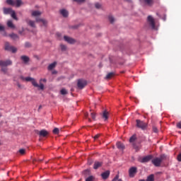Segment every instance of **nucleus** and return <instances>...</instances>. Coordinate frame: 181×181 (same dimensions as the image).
Returning a JSON list of instances; mask_svg holds the SVG:
<instances>
[{
    "mask_svg": "<svg viewBox=\"0 0 181 181\" xmlns=\"http://www.w3.org/2000/svg\"><path fill=\"white\" fill-rule=\"evenodd\" d=\"M9 37H11V39H13V40H16V39H19V36L15 33H11L9 35Z\"/></svg>",
    "mask_w": 181,
    "mask_h": 181,
    "instance_id": "nucleus-27",
    "label": "nucleus"
},
{
    "mask_svg": "<svg viewBox=\"0 0 181 181\" xmlns=\"http://www.w3.org/2000/svg\"><path fill=\"white\" fill-rule=\"evenodd\" d=\"M0 145H1V143H0Z\"/></svg>",
    "mask_w": 181,
    "mask_h": 181,
    "instance_id": "nucleus-57",
    "label": "nucleus"
},
{
    "mask_svg": "<svg viewBox=\"0 0 181 181\" xmlns=\"http://www.w3.org/2000/svg\"><path fill=\"white\" fill-rule=\"evenodd\" d=\"M4 15H11V13L13 11L11 8H3Z\"/></svg>",
    "mask_w": 181,
    "mask_h": 181,
    "instance_id": "nucleus-14",
    "label": "nucleus"
},
{
    "mask_svg": "<svg viewBox=\"0 0 181 181\" xmlns=\"http://www.w3.org/2000/svg\"><path fill=\"white\" fill-rule=\"evenodd\" d=\"M20 78L23 80V81H30L34 86H37V82H36V80L32 77H23L21 76Z\"/></svg>",
    "mask_w": 181,
    "mask_h": 181,
    "instance_id": "nucleus-4",
    "label": "nucleus"
},
{
    "mask_svg": "<svg viewBox=\"0 0 181 181\" xmlns=\"http://www.w3.org/2000/svg\"><path fill=\"white\" fill-rule=\"evenodd\" d=\"M16 85L18 87V88H23L22 85L19 82H17Z\"/></svg>",
    "mask_w": 181,
    "mask_h": 181,
    "instance_id": "nucleus-46",
    "label": "nucleus"
},
{
    "mask_svg": "<svg viewBox=\"0 0 181 181\" xmlns=\"http://www.w3.org/2000/svg\"><path fill=\"white\" fill-rule=\"evenodd\" d=\"M4 49L8 52H12V53H16V52L18 51V49L16 47H14L13 46H11V45H9V42H5Z\"/></svg>",
    "mask_w": 181,
    "mask_h": 181,
    "instance_id": "nucleus-3",
    "label": "nucleus"
},
{
    "mask_svg": "<svg viewBox=\"0 0 181 181\" xmlns=\"http://www.w3.org/2000/svg\"><path fill=\"white\" fill-rule=\"evenodd\" d=\"M78 88H80V90H83L86 86H87V81L84 79H79L77 83Z\"/></svg>",
    "mask_w": 181,
    "mask_h": 181,
    "instance_id": "nucleus-5",
    "label": "nucleus"
},
{
    "mask_svg": "<svg viewBox=\"0 0 181 181\" xmlns=\"http://www.w3.org/2000/svg\"><path fill=\"white\" fill-rule=\"evenodd\" d=\"M42 81H43V83H46V81H47L46 80V78H42L40 80V83H42Z\"/></svg>",
    "mask_w": 181,
    "mask_h": 181,
    "instance_id": "nucleus-50",
    "label": "nucleus"
},
{
    "mask_svg": "<svg viewBox=\"0 0 181 181\" xmlns=\"http://www.w3.org/2000/svg\"><path fill=\"white\" fill-rule=\"evenodd\" d=\"M42 15V12L39 11H34L32 12V16H40Z\"/></svg>",
    "mask_w": 181,
    "mask_h": 181,
    "instance_id": "nucleus-22",
    "label": "nucleus"
},
{
    "mask_svg": "<svg viewBox=\"0 0 181 181\" xmlns=\"http://www.w3.org/2000/svg\"><path fill=\"white\" fill-rule=\"evenodd\" d=\"M147 21L149 25L151 26L152 29H155V20L152 16H148L147 18Z\"/></svg>",
    "mask_w": 181,
    "mask_h": 181,
    "instance_id": "nucleus-9",
    "label": "nucleus"
},
{
    "mask_svg": "<svg viewBox=\"0 0 181 181\" xmlns=\"http://www.w3.org/2000/svg\"><path fill=\"white\" fill-rule=\"evenodd\" d=\"M84 115L86 118H88V112H85Z\"/></svg>",
    "mask_w": 181,
    "mask_h": 181,
    "instance_id": "nucleus-51",
    "label": "nucleus"
},
{
    "mask_svg": "<svg viewBox=\"0 0 181 181\" xmlns=\"http://www.w3.org/2000/svg\"><path fill=\"white\" fill-rule=\"evenodd\" d=\"M56 64H57V63L56 62L50 64L48 66V70H53V69H54V67H56Z\"/></svg>",
    "mask_w": 181,
    "mask_h": 181,
    "instance_id": "nucleus-24",
    "label": "nucleus"
},
{
    "mask_svg": "<svg viewBox=\"0 0 181 181\" xmlns=\"http://www.w3.org/2000/svg\"><path fill=\"white\" fill-rule=\"evenodd\" d=\"M100 134H96L95 136H94V140L96 141V139H98L100 138Z\"/></svg>",
    "mask_w": 181,
    "mask_h": 181,
    "instance_id": "nucleus-44",
    "label": "nucleus"
},
{
    "mask_svg": "<svg viewBox=\"0 0 181 181\" xmlns=\"http://www.w3.org/2000/svg\"><path fill=\"white\" fill-rule=\"evenodd\" d=\"M90 117H91L93 119H95V113L91 112V113H90Z\"/></svg>",
    "mask_w": 181,
    "mask_h": 181,
    "instance_id": "nucleus-43",
    "label": "nucleus"
},
{
    "mask_svg": "<svg viewBox=\"0 0 181 181\" xmlns=\"http://www.w3.org/2000/svg\"><path fill=\"white\" fill-rule=\"evenodd\" d=\"M117 147L118 148V149H125V146H124V144L119 141L117 143Z\"/></svg>",
    "mask_w": 181,
    "mask_h": 181,
    "instance_id": "nucleus-21",
    "label": "nucleus"
},
{
    "mask_svg": "<svg viewBox=\"0 0 181 181\" xmlns=\"http://www.w3.org/2000/svg\"><path fill=\"white\" fill-rule=\"evenodd\" d=\"M138 172V168L136 167H132L129 170V177H135V175H136Z\"/></svg>",
    "mask_w": 181,
    "mask_h": 181,
    "instance_id": "nucleus-7",
    "label": "nucleus"
},
{
    "mask_svg": "<svg viewBox=\"0 0 181 181\" xmlns=\"http://www.w3.org/2000/svg\"><path fill=\"white\" fill-rule=\"evenodd\" d=\"M1 71L4 73V74H6L8 73V69L6 66H1Z\"/></svg>",
    "mask_w": 181,
    "mask_h": 181,
    "instance_id": "nucleus-34",
    "label": "nucleus"
},
{
    "mask_svg": "<svg viewBox=\"0 0 181 181\" xmlns=\"http://www.w3.org/2000/svg\"><path fill=\"white\" fill-rule=\"evenodd\" d=\"M6 3L7 5H11V6H15V1H13V0H6Z\"/></svg>",
    "mask_w": 181,
    "mask_h": 181,
    "instance_id": "nucleus-26",
    "label": "nucleus"
},
{
    "mask_svg": "<svg viewBox=\"0 0 181 181\" xmlns=\"http://www.w3.org/2000/svg\"><path fill=\"white\" fill-rule=\"evenodd\" d=\"M114 76H115V74L114 72H110L107 74L105 78H106V80H110V78H112V77H114Z\"/></svg>",
    "mask_w": 181,
    "mask_h": 181,
    "instance_id": "nucleus-20",
    "label": "nucleus"
},
{
    "mask_svg": "<svg viewBox=\"0 0 181 181\" xmlns=\"http://www.w3.org/2000/svg\"><path fill=\"white\" fill-rule=\"evenodd\" d=\"M146 181H155V175H153V174L150 175L147 177Z\"/></svg>",
    "mask_w": 181,
    "mask_h": 181,
    "instance_id": "nucleus-30",
    "label": "nucleus"
},
{
    "mask_svg": "<svg viewBox=\"0 0 181 181\" xmlns=\"http://www.w3.org/2000/svg\"><path fill=\"white\" fill-rule=\"evenodd\" d=\"M10 15L11 18H13V19H15V21H18V17H16V13L15 12V11L13 10Z\"/></svg>",
    "mask_w": 181,
    "mask_h": 181,
    "instance_id": "nucleus-28",
    "label": "nucleus"
},
{
    "mask_svg": "<svg viewBox=\"0 0 181 181\" xmlns=\"http://www.w3.org/2000/svg\"><path fill=\"white\" fill-rule=\"evenodd\" d=\"M18 152L21 155H25V153H26V150H25V148H21Z\"/></svg>",
    "mask_w": 181,
    "mask_h": 181,
    "instance_id": "nucleus-35",
    "label": "nucleus"
},
{
    "mask_svg": "<svg viewBox=\"0 0 181 181\" xmlns=\"http://www.w3.org/2000/svg\"><path fill=\"white\" fill-rule=\"evenodd\" d=\"M146 5H148V6H152L153 5V0H142Z\"/></svg>",
    "mask_w": 181,
    "mask_h": 181,
    "instance_id": "nucleus-18",
    "label": "nucleus"
},
{
    "mask_svg": "<svg viewBox=\"0 0 181 181\" xmlns=\"http://www.w3.org/2000/svg\"><path fill=\"white\" fill-rule=\"evenodd\" d=\"M108 19L110 23H114L115 22V18L112 16H109Z\"/></svg>",
    "mask_w": 181,
    "mask_h": 181,
    "instance_id": "nucleus-32",
    "label": "nucleus"
},
{
    "mask_svg": "<svg viewBox=\"0 0 181 181\" xmlns=\"http://www.w3.org/2000/svg\"><path fill=\"white\" fill-rule=\"evenodd\" d=\"M88 121H91V119H88Z\"/></svg>",
    "mask_w": 181,
    "mask_h": 181,
    "instance_id": "nucleus-56",
    "label": "nucleus"
},
{
    "mask_svg": "<svg viewBox=\"0 0 181 181\" xmlns=\"http://www.w3.org/2000/svg\"><path fill=\"white\" fill-rule=\"evenodd\" d=\"M101 177L104 180L110 177V170H107L101 174Z\"/></svg>",
    "mask_w": 181,
    "mask_h": 181,
    "instance_id": "nucleus-13",
    "label": "nucleus"
},
{
    "mask_svg": "<svg viewBox=\"0 0 181 181\" xmlns=\"http://www.w3.org/2000/svg\"><path fill=\"white\" fill-rule=\"evenodd\" d=\"M136 127H137V128H140V129H142L143 131H144V129H146V127H148V124L144 121L136 119Z\"/></svg>",
    "mask_w": 181,
    "mask_h": 181,
    "instance_id": "nucleus-2",
    "label": "nucleus"
},
{
    "mask_svg": "<svg viewBox=\"0 0 181 181\" xmlns=\"http://www.w3.org/2000/svg\"><path fill=\"white\" fill-rule=\"evenodd\" d=\"M14 6H16L17 8H19V6H21V5H23V3L22 2V0H16L14 1Z\"/></svg>",
    "mask_w": 181,
    "mask_h": 181,
    "instance_id": "nucleus-19",
    "label": "nucleus"
},
{
    "mask_svg": "<svg viewBox=\"0 0 181 181\" xmlns=\"http://www.w3.org/2000/svg\"><path fill=\"white\" fill-rule=\"evenodd\" d=\"M1 117H2V115L0 114V118H1Z\"/></svg>",
    "mask_w": 181,
    "mask_h": 181,
    "instance_id": "nucleus-55",
    "label": "nucleus"
},
{
    "mask_svg": "<svg viewBox=\"0 0 181 181\" xmlns=\"http://www.w3.org/2000/svg\"><path fill=\"white\" fill-rule=\"evenodd\" d=\"M165 155H161L160 158H156L152 160V163L154 165V166H156L157 168L160 166V164L162 163L163 159H165Z\"/></svg>",
    "mask_w": 181,
    "mask_h": 181,
    "instance_id": "nucleus-1",
    "label": "nucleus"
},
{
    "mask_svg": "<svg viewBox=\"0 0 181 181\" xmlns=\"http://www.w3.org/2000/svg\"><path fill=\"white\" fill-rule=\"evenodd\" d=\"M133 146H134V149H138V146L136 145H135V144H133Z\"/></svg>",
    "mask_w": 181,
    "mask_h": 181,
    "instance_id": "nucleus-52",
    "label": "nucleus"
},
{
    "mask_svg": "<svg viewBox=\"0 0 181 181\" xmlns=\"http://www.w3.org/2000/svg\"><path fill=\"white\" fill-rule=\"evenodd\" d=\"M36 22H42V23H43L44 25H46V23H47V21H46V20L39 18H36Z\"/></svg>",
    "mask_w": 181,
    "mask_h": 181,
    "instance_id": "nucleus-29",
    "label": "nucleus"
},
{
    "mask_svg": "<svg viewBox=\"0 0 181 181\" xmlns=\"http://www.w3.org/2000/svg\"><path fill=\"white\" fill-rule=\"evenodd\" d=\"M178 162H181V153H180L177 157Z\"/></svg>",
    "mask_w": 181,
    "mask_h": 181,
    "instance_id": "nucleus-42",
    "label": "nucleus"
},
{
    "mask_svg": "<svg viewBox=\"0 0 181 181\" xmlns=\"http://www.w3.org/2000/svg\"><path fill=\"white\" fill-rule=\"evenodd\" d=\"M153 158V156L148 155L140 159L139 162H141V163H146L149 162V160H151Z\"/></svg>",
    "mask_w": 181,
    "mask_h": 181,
    "instance_id": "nucleus-8",
    "label": "nucleus"
},
{
    "mask_svg": "<svg viewBox=\"0 0 181 181\" xmlns=\"http://www.w3.org/2000/svg\"><path fill=\"white\" fill-rule=\"evenodd\" d=\"M8 66H12V61L7 59L6 61L0 60V67H8Z\"/></svg>",
    "mask_w": 181,
    "mask_h": 181,
    "instance_id": "nucleus-6",
    "label": "nucleus"
},
{
    "mask_svg": "<svg viewBox=\"0 0 181 181\" xmlns=\"http://www.w3.org/2000/svg\"><path fill=\"white\" fill-rule=\"evenodd\" d=\"M64 39L65 42H67V43H70V45H74V43H76L75 39H73L67 35H65L64 37Z\"/></svg>",
    "mask_w": 181,
    "mask_h": 181,
    "instance_id": "nucleus-10",
    "label": "nucleus"
},
{
    "mask_svg": "<svg viewBox=\"0 0 181 181\" xmlns=\"http://www.w3.org/2000/svg\"><path fill=\"white\" fill-rule=\"evenodd\" d=\"M177 127L180 129H181V122H178V123L177 124Z\"/></svg>",
    "mask_w": 181,
    "mask_h": 181,
    "instance_id": "nucleus-49",
    "label": "nucleus"
},
{
    "mask_svg": "<svg viewBox=\"0 0 181 181\" xmlns=\"http://www.w3.org/2000/svg\"><path fill=\"white\" fill-rule=\"evenodd\" d=\"M2 30H5V27L0 25V32H1Z\"/></svg>",
    "mask_w": 181,
    "mask_h": 181,
    "instance_id": "nucleus-48",
    "label": "nucleus"
},
{
    "mask_svg": "<svg viewBox=\"0 0 181 181\" xmlns=\"http://www.w3.org/2000/svg\"><path fill=\"white\" fill-rule=\"evenodd\" d=\"M95 8H96V9H100L101 4H100V3H95Z\"/></svg>",
    "mask_w": 181,
    "mask_h": 181,
    "instance_id": "nucleus-39",
    "label": "nucleus"
},
{
    "mask_svg": "<svg viewBox=\"0 0 181 181\" xmlns=\"http://www.w3.org/2000/svg\"><path fill=\"white\" fill-rule=\"evenodd\" d=\"M153 132H154L155 134H158V127H156V126H153Z\"/></svg>",
    "mask_w": 181,
    "mask_h": 181,
    "instance_id": "nucleus-41",
    "label": "nucleus"
},
{
    "mask_svg": "<svg viewBox=\"0 0 181 181\" xmlns=\"http://www.w3.org/2000/svg\"><path fill=\"white\" fill-rule=\"evenodd\" d=\"M59 128L55 127V128L53 129V134H55L56 135H57V134H59Z\"/></svg>",
    "mask_w": 181,
    "mask_h": 181,
    "instance_id": "nucleus-37",
    "label": "nucleus"
},
{
    "mask_svg": "<svg viewBox=\"0 0 181 181\" xmlns=\"http://www.w3.org/2000/svg\"><path fill=\"white\" fill-rule=\"evenodd\" d=\"M34 87H37L40 90H45V85H43V83H42V82H40V85L37 84V86H34Z\"/></svg>",
    "mask_w": 181,
    "mask_h": 181,
    "instance_id": "nucleus-33",
    "label": "nucleus"
},
{
    "mask_svg": "<svg viewBox=\"0 0 181 181\" xmlns=\"http://www.w3.org/2000/svg\"><path fill=\"white\" fill-rule=\"evenodd\" d=\"M42 108V105H40L38 107V110H40Z\"/></svg>",
    "mask_w": 181,
    "mask_h": 181,
    "instance_id": "nucleus-54",
    "label": "nucleus"
},
{
    "mask_svg": "<svg viewBox=\"0 0 181 181\" xmlns=\"http://www.w3.org/2000/svg\"><path fill=\"white\" fill-rule=\"evenodd\" d=\"M86 0H74V2L81 3L84 2Z\"/></svg>",
    "mask_w": 181,
    "mask_h": 181,
    "instance_id": "nucleus-45",
    "label": "nucleus"
},
{
    "mask_svg": "<svg viewBox=\"0 0 181 181\" xmlns=\"http://www.w3.org/2000/svg\"><path fill=\"white\" fill-rule=\"evenodd\" d=\"M21 59L23 61L24 63H29V57L26 55H23L21 57Z\"/></svg>",
    "mask_w": 181,
    "mask_h": 181,
    "instance_id": "nucleus-17",
    "label": "nucleus"
},
{
    "mask_svg": "<svg viewBox=\"0 0 181 181\" xmlns=\"http://www.w3.org/2000/svg\"><path fill=\"white\" fill-rule=\"evenodd\" d=\"M67 47H66V45H61V50H62V52H65V50H66Z\"/></svg>",
    "mask_w": 181,
    "mask_h": 181,
    "instance_id": "nucleus-40",
    "label": "nucleus"
},
{
    "mask_svg": "<svg viewBox=\"0 0 181 181\" xmlns=\"http://www.w3.org/2000/svg\"><path fill=\"white\" fill-rule=\"evenodd\" d=\"M27 23L29 25V26H31V28H36L35 21H33L32 20H29L28 21H27Z\"/></svg>",
    "mask_w": 181,
    "mask_h": 181,
    "instance_id": "nucleus-23",
    "label": "nucleus"
},
{
    "mask_svg": "<svg viewBox=\"0 0 181 181\" xmlns=\"http://www.w3.org/2000/svg\"><path fill=\"white\" fill-rule=\"evenodd\" d=\"M135 141H136V135L134 134L130 137L129 142L132 143V142H135Z\"/></svg>",
    "mask_w": 181,
    "mask_h": 181,
    "instance_id": "nucleus-31",
    "label": "nucleus"
},
{
    "mask_svg": "<svg viewBox=\"0 0 181 181\" xmlns=\"http://www.w3.org/2000/svg\"><path fill=\"white\" fill-rule=\"evenodd\" d=\"M60 93L62 95H66V94H67V90L66 89L63 88L61 90Z\"/></svg>",
    "mask_w": 181,
    "mask_h": 181,
    "instance_id": "nucleus-38",
    "label": "nucleus"
},
{
    "mask_svg": "<svg viewBox=\"0 0 181 181\" xmlns=\"http://www.w3.org/2000/svg\"><path fill=\"white\" fill-rule=\"evenodd\" d=\"M18 33H19L20 35H22V33H23V30H19V31H18Z\"/></svg>",
    "mask_w": 181,
    "mask_h": 181,
    "instance_id": "nucleus-53",
    "label": "nucleus"
},
{
    "mask_svg": "<svg viewBox=\"0 0 181 181\" xmlns=\"http://www.w3.org/2000/svg\"><path fill=\"white\" fill-rule=\"evenodd\" d=\"M103 163L99 161H95L93 165V169H98V168H101Z\"/></svg>",
    "mask_w": 181,
    "mask_h": 181,
    "instance_id": "nucleus-16",
    "label": "nucleus"
},
{
    "mask_svg": "<svg viewBox=\"0 0 181 181\" xmlns=\"http://www.w3.org/2000/svg\"><path fill=\"white\" fill-rule=\"evenodd\" d=\"M101 117L103 119H104V121H107V119H108V117H110V113L108 112V111L105 110L101 113Z\"/></svg>",
    "mask_w": 181,
    "mask_h": 181,
    "instance_id": "nucleus-11",
    "label": "nucleus"
},
{
    "mask_svg": "<svg viewBox=\"0 0 181 181\" xmlns=\"http://www.w3.org/2000/svg\"><path fill=\"white\" fill-rule=\"evenodd\" d=\"M59 13L63 16V18H67L69 16V11L64 8L59 11Z\"/></svg>",
    "mask_w": 181,
    "mask_h": 181,
    "instance_id": "nucleus-12",
    "label": "nucleus"
},
{
    "mask_svg": "<svg viewBox=\"0 0 181 181\" xmlns=\"http://www.w3.org/2000/svg\"><path fill=\"white\" fill-rule=\"evenodd\" d=\"M25 47H30V42H25Z\"/></svg>",
    "mask_w": 181,
    "mask_h": 181,
    "instance_id": "nucleus-47",
    "label": "nucleus"
},
{
    "mask_svg": "<svg viewBox=\"0 0 181 181\" xmlns=\"http://www.w3.org/2000/svg\"><path fill=\"white\" fill-rule=\"evenodd\" d=\"M48 134H49V132H47V131H46L45 129L41 130L39 133L40 136H43L44 138L45 136H47Z\"/></svg>",
    "mask_w": 181,
    "mask_h": 181,
    "instance_id": "nucleus-15",
    "label": "nucleus"
},
{
    "mask_svg": "<svg viewBox=\"0 0 181 181\" xmlns=\"http://www.w3.org/2000/svg\"><path fill=\"white\" fill-rule=\"evenodd\" d=\"M86 181H94V176L90 175L86 179Z\"/></svg>",
    "mask_w": 181,
    "mask_h": 181,
    "instance_id": "nucleus-36",
    "label": "nucleus"
},
{
    "mask_svg": "<svg viewBox=\"0 0 181 181\" xmlns=\"http://www.w3.org/2000/svg\"><path fill=\"white\" fill-rule=\"evenodd\" d=\"M7 26L11 29H15V25H13V23H12V21H8L7 22Z\"/></svg>",
    "mask_w": 181,
    "mask_h": 181,
    "instance_id": "nucleus-25",
    "label": "nucleus"
}]
</instances>
